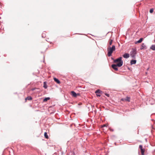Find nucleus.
<instances>
[{"instance_id":"obj_1","label":"nucleus","mask_w":155,"mask_h":155,"mask_svg":"<svg viewBox=\"0 0 155 155\" xmlns=\"http://www.w3.org/2000/svg\"><path fill=\"white\" fill-rule=\"evenodd\" d=\"M122 58L121 57H120L115 60H114V63L118 62L117 64V65L118 66V67H121L123 65V61Z\"/></svg>"},{"instance_id":"obj_2","label":"nucleus","mask_w":155,"mask_h":155,"mask_svg":"<svg viewBox=\"0 0 155 155\" xmlns=\"http://www.w3.org/2000/svg\"><path fill=\"white\" fill-rule=\"evenodd\" d=\"M137 54V49L136 48H132L130 52V57L134 59L136 58V56Z\"/></svg>"},{"instance_id":"obj_3","label":"nucleus","mask_w":155,"mask_h":155,"mask_svg":"<svg viewBox=\"0 0 155 155\" xmlns=\"http://www.w3.org/2000/svg\"><path fill=\"white\" fill-rule=\"evenodd\" d=\"M115 50V45H113L112 47H109L107 48V55L109 57H110L111 55L112 54L113 51Z\"/></svg>"},{"instance_id":"obj_4","label":"nucleus","mask_w":155,"mask_h":155,"mask_svg":"<svg viewBox=\"0 0 155 155\" xmlns=\"http://www.w3.org/2000/svg\"><path fill=\"white\" fill-rule=\"evenodd\" d=\"M95 93H96V94L97 96L100 97L101 94H102V92L99 89H98L95 91Z\"/></svg>"},{"instance_id":"obj_5","label":"nucleus","mask_w":155,"mask_h":155,"mask_svg":"<svg viewBox=\"0 0 155 155\" xmlns=\"http://www.w3.org/2000/svg\"><path fill=\"white\" fill-rule=\"evenodd\" d=\"M117 67H118V66L117 65V64H113L111 65L112 68L116 71H117L118 70V69Z\"/></svg>"},{"instance_id":"obj_6","label":"nucleus","mask_w":155,"mask_h":155,"mask_svg":"<svg viewBox=\"0 0 155 155\" xmlns=\"http://www.w3.org/2000/svg\"><path fill=\"white\" fill-rule=\"evenodd\" d=\"M121 100L123 101H127L128 102H130V97L127 96L124 98H122Z\"/></svg>"},{"instance_id":"obj_7","label":"nucleus","mask_w":155,"mask_h":155,"mask_svg":"<svg viewBox=\"0 0 155 155\" xmlns=\"http://www.w3.org/2000/svg\"><path fill=\"white\" fill-rule=\"evenodd\" d=\"M147 49V48L146 47V45L144 43H142L140 49L142 50L143 49Z\"/></svg>"},{"instance_id":"obj_8","label":"nucleus","mask_w":155,"mask_h":155,"mask_svg":"<svg viewBox=\"0 0 155 155\" xmlns=\"http://www.w3.org/2000/svg\"><path fill=\"white\" fill-rule=\"evenodd\" d=\"M123 57L125 58H127L130 57V54L128 53H125L123 55Z\"/></svg>"},{"instance_id":"obj_9","label":"nucleus","mask_w":155,"mask_h":155,"mask_svg":"<svg viewBox=\"0 0 155 155\" xmlns=\"http://www.w3.org/2000/svg\"><path fill=\"white\" fill-rule=\"evenodd\" d=\"M71 95L74 97H76L77 96V94L74 91H72L71 92Z\"/></svg>"},{"instance_id":"obj_10","label":"nucleus","mask_w":155,"mask_h":155,"mask_svg":"<svg viewBox=\"0 0 155 155\" xmlns=\"http://www.w3.org/2000/svg\"><path fill=\"white\" fill-rule=\"evenodd\" d=\"M136 61H137L135 60H132L130 61V63L131 65L135 64L136 63Z\"/></svg>"},{"instance_id":"obj_11","label":"nucleus","mask_w":155,"mask_h":155,"mask_svg":"<svg viewBox=\"0 0 155 155\" xmlns=\"http://www.w3.org/2000/svg\"><path fill=\"white\" fill-rule=\"evenodd\" d=\"M54 79L55 82H56L58 84H60V81L57 78H54Z\"/></svg>"},{"instance_id":"obj_12","label":"nucleus","mask_w":155,"mask_h":155,"mask_svg":"<svg viewBox=\"0 0 155 155\" xmlns=\"http://www.w3.org/2000/svg\"><path fill=\"white\" fill-rule=\"evenodd\" d=\"M143 40V38H141L138 41H137V42H135V43H140Z\"/></svg>"},{"instance_id":"obj_13","label":"nucleus","mask_w":155,"mask_h":155,"mask_svg":"<svg viewBox=\"0 0 155 155\" xmlns=\"http://www.w3.org/2000/svg\"><path fill=\"white\" fill-rule=\"evenodd\" d=\"M47 83L46 81L44 82L43 87L45 89H46L47 88Z\"/></svg>"},{"instance_id":"obj_14","label":"nucleus","mask_w":155,"mask_h":155,"mask_svg":"<svg viewBox=\"0 0 155 155\" xmlns=\"http://www.w3.org/2000/svg\"><path fill=\"white\" fill-rule=\"evenodd\" d=\"M150 49L153 51H155V45H152L150 47Z\"/></svg>"},{"instance_id":"obj_15","label":"nucleus","mask_w":155,"mask_h":155,"mask_svg":"<svg viewBox=\"0 0 155 155\" xmlns=\"http://www.w3.org/2000/svg\"><path fill=\"white\" fill-rule=\"evenodd\" d=\"M50 99V98L49 97H45L44 98L43 100L44 102H46L48 100H49Z\"/></svg>"},{"instance_id":"obj_16","label":"nucleus","mask_w":155,"mask_h":155,"mask_svg":"<svg viewBox=\"0 0 155 155\" xmlns=\"http://www.w3.org/2000/svg\"><path fill=\"white\" fill-rule=\"evenodd\" d=\"M32 99V97L31 96L27 97L25 99L26 100H30Z\"/></svg>"},{"instance_id":"obj_17","label":"nucleus","mask_w":155,"mask_h":155,"mask_svg":"<svg viewBox=\"0 0 155 155\" xmlns=\"http://www.w3.org/2000/svg\"><path fill=\"white\" fill-rule=\"evenodd\" d=\"M141 153L142 155H144V153L145 152V149H143L142 150H141Z\"/></svg>"},{"instance_id":"obj_18","label":"nucleus","mask_w":155,"mask_h":155,"mask_svg":"<svg viewBox=\"0 0 155 155\" xmlns=\"http://www.w3.org/2000/svg\"><path fill=\"white\" fill-rule=\"evenodd\" d=\"M44 136L46 138H48V137L47 135V132H45L44 133Z\"/></svg>"},{"instance_id":"obj_19","label":"nucleus","mask_w":155,"mask_h":155,"mask_svg":"<svg viewBox=\"0 0 155 155\" xmlns=\"http://www.w3.org/2000/svg\"><path fill=\"white\" fill-rule=\"evenodd\" d=\"M46 37V34L45 32H43L42 34V38H45Z\"/></svg>"},{"instance_id":"obj_20","label":"nucleus","mask_w":155,"mask_h":155,"mask_svg":"<svg viewBox=\"0 0 155 155\" xmlns=\"http://www.w3.org/2000/svg\"><path fill=\"white\" fill-rule=\"evenodd\" d=\"M112 41H113V40H111V39L110 40V41H109V44L110 45H111V44H112Z\"/></svg>"},{"instance_id":"obj_21","label":"nucleus","mask_w":155,"mask_h":155,"mask_svg":"<svg viewBox=\"0 0 155 155\" xmlns=\"http://www.w3.org/2000/svg\"><path fill=\"white\" fill-rule=\"evenodd\" d=\"M153 9H150V13H153Z\"/></svg>"},{"instance_id":"obj_22","label":"nucleus","mask_w":155,"mask_h":155,"mask_svg":"<svg viewBox=\"0 0 155 155\" xmlns=\"http://www.w3.org/2000/svg\"><path fill=\"white\" fill-rule=\"evenodd\" d=\"M139 148L140 150L143 149V148L142 146V145H140L139 146Z\"/></svg>"},{"instance_id":"obj_23","label":"nucleus","mask_w":155,"mask_h":155,"mask_svg":"<svg viewBox=\"0 0 155 155\" xmlns=\"http://www.w3.org/2000/svg\"><path fill=\"white\" fill-rule=\"evenodd\" d=\"M105 95H106V96H107L108 97H109V96H110V95H109V94H107V93L105 94Z\"/></svg>"},{"instance_id":"obj_24","label":"nucleus","mask_w":155,"mask_h":155,"mask_svg":"<svg viewBox=\"0 0 155 155\" xmlns=\"http://www.w3.org/2000/svg\"><path fill=\"white\" fill-rule=\"evenodd\" d=\"M110 130L112 131H114L113 129H110Z\"/></svg>"},{"instance_id":"obj_25","label":"nucleus","mask_w":155,"mask_h":155,"mask_svg":"<svg viewBox=\"0 0 155 155\" xmlns=\"http://www.w3.org/2000/svg\"><path fill=\"white\" fill-rule=\"evenodd\" d=\"M112 58V59L114 61V59L113 58Z\"/></svg>"},{"instance_id":"obj_26","label":"nucleus","mask_w":155,"mask_h":155,"mask_svg":"<svg viewBox=\"0 0 155 155\" xmlns=\"http://www.w3.org/2000/svg\"><path fill=\"white\" fill-rule=\"evenodd\" d=\"M105 125H104V127H105Z\"/></svg>"}]
</instances>
